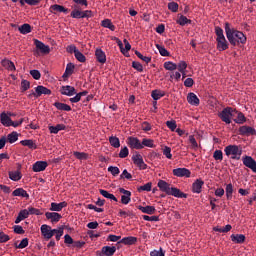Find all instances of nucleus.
I'll list each match as a JSON object with an SVG mask.
<instances>
[{
  "mask_svg": "<svg viewBox=\"0 0 256 256\" xmlns=\"http://www.w3.org/2000/svg\"><path fill=\"white\" fill-rule=\"evenodd\" d=\"M224 29L228 42H230V44H233L234 47H236L237 44H246L247 37L244 32H240L239 29L231 27V24L229 22H225Z\"/></svg>",
  "mask_w": 256,
  "mask_h": 256,
  "instance_id": "nucleus-1",
  "label": "nucleus"
},
{
  "mask_svg": "<svg viewBox=\"0 0 256 256\" xmlns=\"http://www.w3.org/2000/svg\"><path fill=\"white\" fill-rule=\"evenodd\" d=\"M158 188L162 190L163 193H167V195H174L175 198H187V193H183L180 188H175L170 186V183L167 181H158Z\"/></svg>",
  "mask_w": 256,
  "mask_h": 256,
  "instance_id": "nucleus-2",
  "label": "nucleus"
},
{
  "mask_svg": "<svg viewBox=\"0 0 256 256\" xmlns=\"http://www.w3.org/2000/svg\"><path fill=\"white\" fill-rule=\"evenodd\" d=\"M216 43L219 52H224L229 49V42L226 40L224 29L222 27H215Z\"/></svg>",
  "mask_w": 256,
  "mask_h": 256,
  "instance_id": "nucleus-3",
  "label": "nucleus"
},
{
  "mask_svg": "<svg viewBox=\"0 0 256 256\" xmlns=\"http://www.w3.org/2000/svg\"><path fill=\"white\" fill-rule=\"evenodd\" d=\"M224 153L227 155V158L231 160H240L243 153L242 145H226Z\"/></svg>",
  "mask_w": 256,
  "mask_h": 256,
  "instance_id": "nucleus-4",
  "label": "nucleus"
},
{
  "mask_svg": "<svg viewBox=\"0 0 256 256\" xmlns=\"http://www.w3.org/2000/svg\"><path fill=\"white\" fill-rule=\"evenodd\" d=\"M71 17H73V19H90L91 17H94V14L92 9H72Z\"/></svg>",
  "mask_w": 256,
  "mask_h": 256,
  "instance_id": "nucleus-5",
  "label": "nucleus"
},
{
  "mask_svg": "<svg viewBox=\"0 0 256 256\" xmlns=\"http://www.w3.org/2000/svg\"><path fill=\"white\" fill-rule=\"evenodd\" d=\"M234 112L238 111L235 108H224L219 112V117L223 122H226V125H230Z\"/></svg>",
  "mask_w": 256,
  "mask_h": 256,
  "instance_id": "nucleus-6",
  "label": "nucleus"
},
{
  "mask_svg": "<svg viewBox=\"0 0 256 256\" xmlns=\"http://www.w3.org/2000/svg\"><path fill=\"white\" fill-rule=\"evenodd\" d=\"M101 195L104 196V198H98L96 201V204L98 205V208H102L103 205H105V198H109L110 201H118V198H116L114 193H110L109 191H105L104 188H100Z\"/></svg>",
  "mask_w": 256,
  "mask_h": 256,
  "instance_id": "nucleus-7",
  "label": "nucleus"
},
{
  "mask_svg": "<svg viewBox=\"0 0 256 256\" xmlns=\"http://www.w3.org/2000/svg\"><path fill=\"white\" fill-rule=\"evenodd\" d=\"M132 160H133L134 165H137V168H139V170L147 169V167H148L147 163H145V160L141 153H134L132 155Z\"/></svg>",
  "mask_w": 256,
  "mask_h": 256,
  "instance_id": "nucleus-8",
  "label": "nucleus"
},
{
  "mask_svg": "<svg viewBox=\"0 0 256 256\" xmlns=\"http://www.w3.org/2000/svg\"><path fill=\"white\" fill-rule=\"evenodd\" d=\"M41 95H51V89H48L45 86H37L35 88V92H32L31 94L28 95V97H36L39 98Z\"/></svg>",
  "mask_w": 256,
  "mask_h": 256,
  "instance_id": "nucleus-9",
  "label": "nucleus"
},
{
  "mask_svg": "<svg viewBox=\"0 0 256 256\" xmlns=\"http://www.w3.org/2000/svg\"><path fill=\"white\" fill-rule=\"evenodd\" d=\"M127 143L129 145V148L135 149V150H142L143 149V143L139 138H135V136L130 135Z\"/></svg>",
  "mask_w": 256,
  "mask_h": 256,
  "instance_id": "nucleus-10",
  "label": "nucleus"
},
{
  "mask_svg": "<svg viewBox=\"0 0 256 256\" xmlns=\"http://www.w3.org/2000/svg\"><path fill=\"white\" fill-rule=\"evenodd\" d=\"M172 173L177 178H190L191 170L189 168H173Z\"/></svg>",
  "mask_w": 256,
  "mask_h": 256,
  "instance_id": "nucleus-11",
  "label": "nucleus"
},
{
  "mask_svg": "<svg viewBox=\"0 0 256 256\" xmlns=\"http://www.w3.org/2000/svg\"><path fill=\"white\" fill-rule=\"evenodd\" d=\"M242 160L244 165H246V168H250L254 173H256V160L255 158H252V155H245Z\"/></svg>",
  "mask_w": 256,
  "mask_h": 256,
  "instance_id": "nucleus-12",
  "label": "nucleus"
},
{
  "mask_svg": "<svg viewBox=\"0 0 256 256\" xmlns=\"http://www.w3.org/2000/svg\"><path fill=\"white\" fill-rule=\"evenodd\" d=\"M119 190H120V193H122L121 203H123L124 205H128V203H131V196H132L131 191H127L126 188H119Z\"/></svg>",
  "mask_w": 256,
  "mask_h": 256,
  "instance_id": "nucleus-13",
  "label": "nucleus"
},
{
  "mask_svg": "<svg viewBox=\"0 0 256 256\" xmlns=\"http://www.w3.org/2000/svg\"><path fill=\"white\" fill-rule=\"evenodd\" d=\"M239 134L240 135H256V128H252L251 125H242L241 128H239Z\"/></svg>",
  "mask_w": 256,
  "mask_h": 256,
  "instance_id": "nucleus-14",
  "label": "nucleus"
},
{
  "mask_svg": "<svg viewBox=\"0 0 256 256\" xmlns=\"http://www.w3.org/2000/svg\"><path fill=\"white\" fill-rule=\"evenodd\" d=\"M65 243H68L69 246H73L74 248H82L84 246V241H73L72 236L69 234H65Z\"/></svg>",
  "mask_w": 256,
  "mask_h": 256,
  "instance_id": "nucleus-15",
  "label": "nucleus"
},
{
  "mask_svg": "<svg viewBox=\"0 0 256 256\" xmlns=\"http://www.w3.org/2000/svg\"><path fill=\"white\" fill-rule=\"evenodd\" d=\"M45 217L48 220H51V223H59L63 216L57 212H46Z\"/></svg>",
  "mask_w": 256,
  "mask_h": 256,
  "instance_id": "nucleus-16",
  "label": "nucleus"
},
{
  "mask_svg": "<svg viewBox=\"0 0 256 256\" xmlns=\"http://www.w3.org/2000/svg\"><path fill=\"white\" fill-rule=\"evenodd\" d=\"M34 43L36 47L40 50V52L43 53V55H49V53H51V49L49 48V46L44 45L43 42L35 40Z\"/></svg>",
  "mask_w": 256,
  "mask_h": 256,
  "instance_id": "nucleus-17",
  "label": "nucleus"
},
{
  "mask_svg": "<svg viewBox=\"0 0 256 256\" xmlns=\"http://www.w3.org/2000/svg\"><path fill=\"white\" fill-rule=\"evenodd\" d=\"M203 185H204V181H202V178H197L196 181L192 183V192L201 193Z\"/></svg>",
  "mask_w": 256,
  "mask_h": 256,
  "instance_id": "nucleus-18",
  "label": "nucleus"
},
{
  "mask_svg": "<svg viewBox=\"0 0 256 256\" xmlns=\"http://www.w3.org/2000/svg\"><path fill=\"white\" fill-rule=\"evenodd\" d=\"M47 162L46 161H37L36 163H34L32 170L34 171V173H39L41 171H45V169H47Z\"/></svg>",
  "mask_w": 256,
  "mask_h": 256,
  "instance_id": "nucleus-19",
  "label": "nucleus"
},
{
  "mask_svg": "<svg viewBox=\"0 0 256 256\" xmlns=\"http://www.w3.org/2000/svg\"><path fill=\"white\" fill-rule=\"evenodd\" d=\"M41 233L44 239H51V237H53V231L51 230V226L47 224L41 226Z\"/></svg>",
  "mask_w": 256,
  "mask_h": 256,
  "instance_id": "nucleus-20",
  "label": "nucleus"
},
{
  "mask_svg": "<svg viewBox=\"0 0 256 256\" xmlns=\"http://www.w3.org/2000/svg\"><path fill=\"white\" fill-rule=\"evenodd\" d=\"M137 241V236H124L123 239L120 240V243H124L125 246H133Z\"/></svg>",
  "mask_w": 256,
  "mask_h": 256,
  "instance_id": "nucleus-21",
  "label": "nucleus"
},
{
  "mask_svg": "<svg viewBox=\"0 0 256 256\" xmlns=\"http://www.w3.org/2000/svg\"><path fill=\"white\" fill-rule=\"evenodd\" d=\"M187 100L190 105H200L199 97L195 94V92H188Z\"/></svg>",
  "mask_w": 256,
  "mask_h": 256,
  "instance_id": "nucleus-22",
  "label": "nucleus"
},
{
  "mask_svg": "<svg viewBox=\"0 0 256 256\" xmlns=\"http://www.w3.org/2000/svg\"><path fill=\"white\" fill-rule=\"evenodd\" d=\"M117 44L120 47V51L122 52V54H127L131 49V44L129 40H124L125 47L123 42H121V40H118Z\"/></svg>",
  "mask_w": 256,
  "mask_h": 256,
  "instance_id": "nucleus-23",
  "label": "nucleus"
},
{
  "mask_svg": "<svg viewBox=\"0 0 256 256\" xmlns=\"http://www.w3.org/2000/svg\"><path fill=\"white\" fill-rule=\"evenodd\" d=\"M13 120H11V117H9V115H7V113L2 112L0 114V123H2L4 125V127H11V123Z\"/></svg>",
  "mask_w": 256,
  "mask_h": 256,
  "instance_id": "nucleus-24",
  "label": "nucleus"
},
{
  "mask_svg": "<svg viewBox=\"0 0 256 256\" xmlns=\"http://www.w3.org/2000/svg\"><path fill=\"white\" fill-rule=\"evenodd\" d=\"M18 169H21V165H18ZM21 177H23L21 175V170L9 172V179H11V181H21Z\"/></svg>",
  "mask_w": 256,
  "mask_h": 256,
  "instance_id": "nucleus-25",
  "label": "nucleus"
},
{
  "mask_svg": "<svg viewBox=\"0 0 256 256\" xmlns=\"http://www.w3.org/2000/svg\"><path fill=\"white\" fill-rule=\"evenodd\" d=\"M95 55L98 62H101L102 64H105V62H107L106 53L103 50H101V48L96 49Z\"/></svg>",
  "mask_w": 256,
  "mask_h": 256,
  "instance_id": "nucleus-26",
  "label": "nucleus"
},
{
  "mask_svg": "<svg viewBox=\"0 0 256 256\" xmlns=\"http://www.w3.org/2000/svg\"><path fill=\"white\" fill-rule=\"evenodd\" d=\"M65 95H68L70 97V102H72V98L77 95V90L72 85H65Z\"/></svg>",
  "mask_w": 256,
  "mask_h": 256,
  "instance_id": "nucleus-27",
  "label": "nucleus"
},
{
  "mask_svg": "<svg viewBox=\"0 0 256 256\" xmlns=\"http://www.w3.org/2000/svg\"><path fill=\"white\" fill-rule=\"evenodd\" d=\"M138 208L142 213H148V216H154V213L156 212L155 206H138Z\"/></svg>",
  "mask_w": 256,
  "mask_h": 256,
  "instance_id": "nucleus-28",
  "label": "nucleus"
},
{
  "mask_svg": "<svg viewBox=\"0 0 256 256\" xmlns=\"http://www.w3.org/2000/svg\"><path fill=\"white\" fill-rule=\"evenodd\" d=\"M50 13H53L54 15H58V13H65V6L54 4L50 6Z\"/></svg>",
  "mask_w": 256,
  "mask_h": 256,
  "instance_id": "nucleus-29",
  "label": "nucleus"
},
{
  "mask_svg": "<svg viewBox=\"0 0 256 256\" xmlns=\"http://www.w3.org/2000/svg\"><path fill=\"white\" fill-rule=\"evenodd\" d=\"M76 65L74 62H68L65 68V77H70L75 72Z\"/></svg>",
  "mask_w": 256,
  "mask_h": 256,
  "instance_id": "nucleus-30",
  "label": "nucleus"
},
{
  "mask_svg": "<svg viewBox=\"0 0 256 256\" xmlns=\"http://www.w3.org/2000/svg\"><path fill=\"white\" fill-rule=\"evenodd\" d=\"M13 197H25L26 199H29V193L25 191L23 188H18L12 192Z\"/></svg>",
  "mask_w": 256,
  "mask_h": 256,
  "instance_id": "nucleus-31",
  "label": "nucleus"
},
{
  "mask_svg": "<svg viewBox=\"0 0 256 256\" xmlns=\"http://www.w3.org/2000/svg\"><path fill=\"white\" fill-rule=\"evenodd\" d=\"M2 67H5V69H8V71H15V63H13L11 60L4 59L1 61Z\"/></svg>",
  "mask_w": 256,
  "mask_h": 256,
  "instance_id": "nucleus-32",
  "label": "nucleus"
},
{
  "mask_svg": "<svg viewBox=\"0 0 256 256\" xmlns=\"http://www.w3.org/2000/svg\"><path fill=\"white\" fill-rule=\"evenodd\" d=\"M102 27H105L107 29H111V32H115L116 26L113 24L111 19H102Z\"/></svg>",
  "mask_w": 256,
  "mask_h": 256,
  "instance_id": "nucleus-33",
  "label": "nucleus"
},
{
  "mask_svg": "<svg viewBox=\"0 0 256 256\" xmlns=\"http://www.w3.org/2000/svg\"><path fill=\"white\" fill-rule=\"evenodd\" d=\"M192 19H188L185 14H180V17L177 19V24H180L181 27H185L186 24H191Z\"/></svg>",
  "mask_w": 256,
  "mask_h": 256,
  "instance_id": "nucleus-34",
  "label": "nucleus"
},
{
  "mask_svg": "<svg viewBox=\"0 0 256 256\" xmlns=\"http://www.w3.org/2000/svg\"><path fill=\"white\" fill-rule=\"evenodd\" d=\"M245 238V234H231V241L234 243H244Z\"/></svg>",
  "mask_w": 256,
  "mask_h": 256,
  "instance_id": "nucleus-35",
  "label": "nucleus"
},
{
  "mask_svg": "<svg viewBox=\"0 0 256 256\" xmlns=\"http://www.w3.org/2000/svg\"><path fill=\"white\" fill-rule=\"evenodd\" d=\"M102 251L106 256H113L117 249L116 246H103Z\"/></svg>",
  "mask_w": 256,
  "mask_h": 256,
  "instance_id": "nucleus-36",
  "label": "nucleus"
},
{
  "mask_svg": "<svg viewBox=\"0 0 256 256\" xmlns=\"http://www.w3.org/2000/svg\"><path fill=\"white\" fill-rule=\"evenodd\" d=\"M109 143L113 148H120L121 145L120 139L117 138V135H110Z\"/></svg>",
  "mask_w": 256,
  "mask_h": 256,
  "instance_id": "nucleus-37",
  "label": "nucleus"
},
{
  "mask_svg": "<svg viewBox=\"0 0 256 256\" xmlns=\"http://www.w3.org/2000/svg\"><path fill=\"white\" fill-rule=\"evenodd\" d=\"M233 193H234L233 183H227V186H226V198H228V201H231V199L233 198Z\"/></svg>",
  "mask_w": 256,
  "mask_h": 256,
  "instance_id": "nucleus-38",
  "label": "nucleus"
},
{
  "mask_svg": "<svg viewBox=\"0 0 256 256\" xmlns=\"http://www.w3.org/2000/svg\"><path fill=\"white\" fill-rule=\"evenodd\" d=\"M155 148L154 140L151 138H143L142 140V149L143 148Z\"/></svg>",
  "mask_w": 256,
  "mask_h": 256,
  "instance_id": "nucleus-39",
  "label": "nucleus"
},
{
  "mask_svg": "<svg viewBox=\"0 0 256 256\" xmlns=\"http://www.w3.org/2000/svg\"><path fill=\"white\" fill-rule=\"evenodd\" d=\"M23 147H27L28 149H37V144L33 140H22L20 141Z\"/></svg>",
  "mask_w": 256,
  "mask_h": 256,
  "instance_id": "nucleus-40",
  "label": "nucleus"
},
{
  "mask_svg": "<svg viewBox=\"0 0 256 256\" xmlns=\"http://www.w3.org/2000/svg\"><path fill=\"white\" fill-rule=\"evenodd\" d=\"M18 31L22 34V35H27L28 33H31L32 28L29 24H23L18 28Z\"/></svg>",
  "mask_w": 256,
  "mask_h": 256,
  "instance_id": "nucleus-41",
  "label": "nucleus"
},
{
  "mask_svg": "<svg viewBox=\"0 0 256 256\" xmlns=\"http://www.w3.org/2000/svg\"><path fill=\"white\" fill-rule=\"evenodd\" d=\"M65 129V125L63 124H57L56 126H50L49 131L50 133L57 134L59 131H63Z\"/></svg>",
  "mask_w": 256,
  "mask_h": 256,
  "instance_id": "nucleus-42",
  "label": "nucleus"
},
{
  "mask_svg": "<svg viewBox=\"0 0 256 256\" xmlns=\"http://www.w3.org/2000/svg\"><path fill=\"white\" fill-rule=\"evenodd\" d=\"M247 118H245L244 112H238L237 118H235L234 122L242 127L243 123L246 122Z\"/></svg>",
  "mask_w": 256,
  "mask_h": 256,
  "instance_id": "nucleus-43",
  "label": "nucleus"
},
{
  "mask_svg": "<svg viewBox=\"0 0 256 256\" xmlns=\"http://www.w3.org/2000/svg\"><path fill=\"white\" fill-rule=\"evenodd\" d=\"M63 207H65V202H61L59 204L52 202L50 211H61L63 209Z\"/></svg>",
  "mask_w": 256,
  "mask_h": 256,
  "instance_id": "nucleus-44",
  "label": "nucleus"
},
{
  "mask_svg": "<svg viewBox=\"0 0 256 256\" xmlns=\"http://www.w3.org/2000/svg\"><path fill=\"white\" fill-rule=\"evenodd\" d=\"M165 92H163L162 90H152V97L153 100H161V97H164Z\"/></svg>",
  "mask_w": 256,
  "mask_h": 256,
  "instance_id": "nucleus-45",
  "label": "nucleus"
},
{
  "mask_svg": "<svg viewBox=\"0 0 256 256\" xmlns=\"http://www.w3.org/2000/svg\"><path fill=\"white\" fill-rule=\"evenodd\" d=\"M88 95L87 90H83L82 92H77L75 97H72L71 102H80L81 97Z\"/></svg>",
  "mask_w": 256,
  "mask_h": 256,
  "instance_id": "nucleus-46",
  "label": "nucleus"
},
{
  "mask_svg": "<svg viewBox=\"0 0 256 256\" xmlns=\"http://www.w3.org/2000/svg\"><path fill=\"white\" fill-rule=\"evenodd\" d=\"M18 139H19V134L16 131H13L7 136V141L10 143H15V141H17Z\"/></svg>",
  "mask_w": 256,
  "mask_h": 256,
  "instance_id": "nucleus-47",
  "label": "nucleus"
},
{
  "mask_svg": "<svg viewBox=\"0 0 256 256\" xmlns=\"http://www.w3.org/2000/svg\"><path fill=\"white\" fill-rule=\"evenodd\" d=\"M156 47L159 50L162 57H169L170 52L166 50V47H163L162 44H156Z\"/></svg>",
  "mask_w": 256,
  "mask_h": 256,
  "instance_id": "nucleus-48",
  "label": "nucleus"
},
{
  "mask_svg": "<svg viewBox=\"0 0 256 256\" xmlns=\"http://www.w3.org/2000/svg\"><path fill=\"white\" fill-rule=\"evenodd\" d=\"M178 69H179V73L180 75L184 73V70L187 69L188 67V64L185 60H181L180 62H178V65H177Z\"/></svg>",
  "mask_w": 256,
  "mask_h": 256,
  "instance_id": "nucleus-49",
  "label": "nucleus"
},
{
  "mask_svg": "<svg viewBox=\"0 0 256 256\" xmlns=\"http://www.w3.org/2000/svg\"><path fill=\"white\" fill-rule=\"evenodd\" d=\"M31 87V82H29L28 80H22L21 81V91L22 93H25V91H28V89H30Z\"/></svg>",
  "mask_w": 256,
  "mask_h": 256,
  "instance_id": "nucleus-50",
  "label": "nucleus"
},
{
  "mask_svg": "<svg viewBox=\"0 0 256 256\" xmlns=\"http://www.w3.org/2000/svg\"><path fill=\"white\" fill-rule=\"evenodd\" d=\"M163 155H165L166 158H169V159L173 158L172 150L169 147V145H165V147L163 148Z\"/></svg>",
  "mask_w": 256,
  "mask_h": 256,
  "instance_id": "nucleus-51",
  "label": "nucleus"
},
{
  "mask_svg": "<svg viewBox=\"0 0 256 256\" xmlns=\"http://www.w3.org/2000/svg\"><path fill=\"white\" fill-rule=\"evenodd\" d=\"M128 155H129V148L127 147V145H124V148L120 149L119 158H127Z\"/></svg>",
  "mask_w": 256,
  "mask_h": 256,
  "instance_id": "nucleus-52",
  "label": "nucleus"
},
{
  "mask_svg": "<svg viewBox=\"0 0 256 256\" xmlns=\"http://www.w3.org/2000/svg\"><path fill=\"white\" fill-rule=\"evenodd\" d=\"M165 69H170V71H174V69H177L178 65H176V62H164Z\"/></svg>",
  "mask_w": 256,
  "mask_h": 256,
  "instance_id": "nucleus-53",
  "label": "nucleus"
},
{
  "mask_svg": "<svg viewBox=\"0 0 256 256\" xmlns=\"http://www.w3.org/2000/svg\"><path fill=\"white\" fill-rule=\"evenodd\" d=\"M213 158H214L215 160H220V161H222L223 158H224L223 150H214Z\"/></svg>",
  "mask_w": 256,
  "mask_h": 256,
  "instance_id": "nucleus-54",
  "label": "nucleus"
},
{
  "mask_svg": "<svg viewBox=\"0 0 256 256\" xmlns=\"http://www.w3.org/2000/svg\"><path fill=\"white\" fill-rule=\"evenodd\" d=\"M76 59H78V62H86V56L83 55V52L78 50L77 47H76Z\"/></svg>",
  "mask_w": 256,
  "mask_h": 256,
  "instance_id": "nucleus-55",
  "label": "nucleus"
},
{
  "mask_svg": "<svg viewBox=\"0 0 256 256\" xmlns=\"http://www.w3.org/2000/svg\"><path fill=\"white\" fill-rule=\"evenodd\" d=\"M119 216H122L123 218H127L128 216L133 217L134 213L133 211H124L123 208H120Z\"/></svg>",
  "mask_w": 256,
  "mask_h": 256,
  "instance_id": "nucleus-56",
  "label": "nucleus"
},
{
  "mask_svg": "<svg viewBox=\"0 0 256 256\" xmlns=\"http://www.w3.org/2000/svg\"><path fill=\"white\" fill-rule=\"evenodd\" d=\"M166 125H167V127H169V129L172 130V131L177 130V123H176V120H167Z\"/></svg>",
  "mask_w": 256,
  "mask_h": 256,
  "instance_id": "nucleus-57",
  "label": "nucleus"
},
{
  "mask_svg": "<svg viewBox=\"0 0 256 256\" xmlns=\"http://www.w3.org/2000/svg\"><path fill=\"white\" fill-rule=\"evenodd\" d=\"M141 128H142V130H144L145 132H148L149 130H152V125H151V123H148L147 120H144V122L141 123Z\"/></svg>",
  "mask_w": 256,
  "mask_h": 256,
  "instance_id": "nucleus-58",
  "label": "nucleus"
},
{
  "mask_svg": "<svg viewBox=\"0 0 256 256\" xmlns=\"http://www.w3.org/2000/svg\"><path fill=\"white\" fill-rule=\"evenodd\" d=\"M30 75L35 79L36 81H39L41 79V72L39 70H30Z\"/></svg>",
  "mask_w": 256,
  "mask_h": 256,
  "instance_id": "nucleus-59",
  "label": "nucleus"
},
{
  "mask_svg": "<svg viewBox=\"0 0 256 256\" xmlns=\"http://www.w3.org/2000/svg\"><path fill=\"white\" fill-rule=\"evenodd\" d=\"M150 256H165V251H163V249H154L153 251H150Z\"/></svg>",
  "mask_w": 256,
  "mask_h": 256,
  "instance_id": "nucleus-60",
  "label": "nucleus"
},
{
  "mask_svg": "<svg viewBox=\"0 0 256 256\" xmlns=\"http://www.w3.org/2000/svg\"><path fill=\"white\" fill-rule=\"evenodd\" d=\"M132 67H134V69H137L138 72L144 71V67L141 62H136V61L132 62Z\"/></svg>",
  "mask_w": 256,
  "mask_h": 256,
  "instance_id": "nucleus-61",
  "label": "nucleus"
},
{
  "mask_svg": "<svg viewBox=\"0 0 256 256\" xmlns=\"http://www.w3.org/2000/svg\"><path fill=\"white\" fill-rule=\"evenodd\" d=\"M108 170L112 175H119L120 173V168H118V166H109Z\"/></svg>",
  "mask_w": 256,
  "mask_h": 256,
  "instance_id": "nucleus-62",
  "label": "nucleus"
},
{
  "mask_svg": "<svg viewBox=\"0 0 256 256\" xmlns=\"http://www.w3.org/2000/svg\"><path fill=\"white\" fill-rule=\"evenodd\" d=\"M168 9H170V11H178L179 4L177 2H169Z\"/></svg>",
  "mask_w": 256,
  "mask_h": 256,
  "instance_id": "nucleus-63",
  "label": "nucleus"
},
{
  "mask_svg": "<svg viewBox=\"0 0 256 256\" xmlns=\"http://www.w3.org/2000/svg\"><path fill=\"white\" fill-rule=\"evenodd\" d=\"M11 239L5 232H0V243H7Z\"/></svg>",
  "mask_w": 256,
  "mask_h": 256,
  "instance_id": "nucleus-64",
  "label": "nucleus"
}]
</instances>
